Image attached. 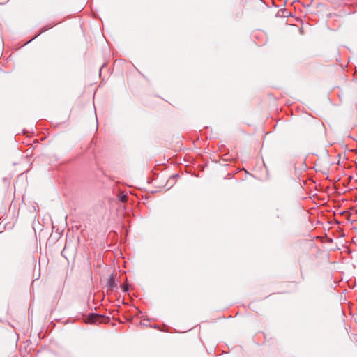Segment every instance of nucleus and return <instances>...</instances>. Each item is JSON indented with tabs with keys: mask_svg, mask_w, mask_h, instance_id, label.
Masks as SVG:
<instances>
[{
	"mask_svg": "<svg viewBox=\"0 0 357 357\" xmlns=\"http://www.w3.org/2000/svg\"><path fill=\"white\" fill-rule=\"evenodd\" d=\"M107 319V317H105V316L98 314H91L86 318V322L91 324H100L105 322Z\"/></svg>",
	"mask_w": 357,
	"mask_h": 357,
	"instance_id": "nucleus-1",
	"label": "nucleus"
},
{
	"mask_svg": "<svg viewBox=\"0 0 357 357\" xmlns=\"http://www.w3.org/2000/svg\"><path fill=\"white\" fill-rule=\"evenodd\" d=\"M119 199L123 202H127L128 198L126 195H121L119 197Z\"/></svg>",
	"mask_w": 357,
	"mask_h": 357,
	"instance_id": "nucleus-2",
	"label": "nucleus"
},
{
	"mask_svg": "<svg viewBox=\"0 0 357 357\" xmlns=\"http://www.w3.org/2000/svg\"><path fill=\"white\" fill-rule=\"evenodd\" d=\"M121 288L123 289V291H128V286L126 285V284H123Z\"/></svg>",
	"mask_w": 357,
	"mask_h": 357,
	"instance_id": "nucleus-3",
	"label": "nucleus"
},
{
	"mask_svg": "<svg viewBox=\"0 0 357 357\" xmlns=\"http://www.w3.org/2000/svg\"><path fill=\"white\" fill-rule=\"evenodd\" d=\"M113 281H114V278H113V277H111V278H109L110 286H112V285Z\"/></svg>",
	"mask_w": 357,
	"mask_h": 357,
	"instance_id": "nucleus-4",
	"label": "nucleus"
}]
</instances>
